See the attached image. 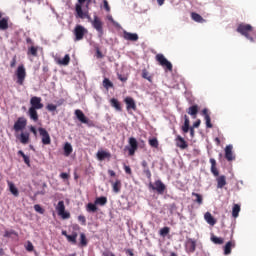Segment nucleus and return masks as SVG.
I'll return each instance as SVG.
<instances>
[{
	"label": "nucleus",
	"instance_id": "nucleus-46",
	"mask_svg": "<svg viewBox=\"0 0 256 256\" xmlns=\"http://www.w3.org/2000/svg\"><path fill=\"white\" fill-rule=\"evenodd\" d=\"M150 147H153L154 149H157L159 147V140L157 138H151L148 141Z\"/></svg>",
	"mask_w": 256,
	"mask_h": 256
},
{
	"label": "nucleus",
	"instance_id": "nucleus-5",
	"mask_svg": "<svg viewBox=\"0 0 256 256\" xmlns=\"http://www.w3.org/2000/svg\"><path fill=\"white\" fill-rule=\"evenodd\" d=\"M56 211L61 219H71V213L65 211V202L63 200L58 202Z\"/></svg>",
	"mask_w": 256,
	"mask_h": 256
},
{
	"label": "nucleus",
	"instance_id": "nucleus-34",
	"mask_svg": "<svg viewBox=\"0 0 256 256\" xmlns=\"http://www.w3.org/2000/svg\"><path fill=\"white\" fill-rule=\"evenodd\" d=\"M235 247V242L234 241H229L226 243L224 246V255H231V248Z\"/></svg>",
	"mask_w": 256,
	"mask_h": 256
},
{
	"label": "nucleus",
	"instance_id": "nucleus-25",
	"mask_svg": "<svg viewBox=\"0 0 256 256\" xmlns=\"http://www.w3.org/2000/svg\"><path fill=\"white\" fill-rule=\"evenodd\" d=\"M96 155L99 161H105V159H111V153L107 151H103V150L98 151Z\"/></svg>",
	"mask_w": 256,
	"mask_h": 256
},
{
	"label": "nucleus",
	"instance_id": "nucleus-32",
	"mask_svg": "<svg viewBox=\"0 0 256 256\" xmlns=\"http://www.w3.org/2000/svg\"><path fill=\"white\" fill-rule=\"evenodd\" d=\"M190 121H189V116L184 115V125L182 126V131L183 133H189L191 128H189Z\"/></svg>",
	"mask_w": 256,
	"mask_h": 256
},
{
	"label": "nucleus",
	"instance_id": "nucleus-10",
	"mask_svg": "<svg viewBox=\"0 0 256 256\" xmlns=\"http://www.w3.org/2000/svg\"><path fill=\"white\" fill-rule=\"evenodd\" d=\"M185 249L188 253H195V250L197 249V241L193 238H188L185 243Z\"/></svg>",
	"mask_w": 256,
	"mask_h": 256
},
{
	"label": "nucleus",
	"instance_id": "nucleus-9",
	"mask_svg": "<svg viewBox=\"0 0 256 256\" xmlns=\"http://www.w3.org/2000/svg\"><path fill=\"white\" fill-rule=\"evenodd\" d=\"M86 33L87 29H85V27H83L82 25H76V27L74 28L75 41L83 40V37H85Z\"/></svg>",
	"mask_w": 256,
	"mask_h": 256
},
{
	"label": "nucleus",
	"instance_id": "nucleus-37",
	"mask_svg": "<svg viewBox=\"0 0 256 256\" xmlns=\"http://www.w3.org/2000/svg\"><path fill=\"white\" fill-rule=\"evenodd\" d=\"M95 205H100L101 207H105L107 205V197L101 196L95 199Z\"/></svg>",
	"mask_w": 256,
	"mask_h": 256
},
{
	"label": "nucleus",
	"instance_id": "nucleus-36",
	"mask_svg": "<svg viewBox=\"0 0 256 256\" xmlns=\"http://www.w3.org/2000/svg\"><path fill=\"white\" fill-rule=\"evenodd\" d=\"M73 153V146H71V143L66 142L64 145V155L65 157H69Z\"/></svg>",
	"mask_w": 256,
	"mask_h": 256
},
{
	"label": "nucleus",
	"instance_id": "nucleus-22",
	"mask_svg": "<svg viewBox=\"0 0 256 256\" xmlns=\"http://www.w3.org/2000/svg\"><path fill=\"white\" fill-rule=\"evenodd\" d=\"M142 167L144 175H146L147 179H151L152 174L151 170L149 169V164L147 163V160L142 161Z\"/></svg>",
	"mask_w": 256,
	"mask_h": 256
},
{
	"label": "nucleus",
	"instance_id": "nucleus-53",
	"mask_svg": "<svg viewBox=\"0 0 256 256\" xmlns=\"http://www.w3.org/2000/svg\"><path fill=\"white\" fill-rule=\"evenodd\" d=\"M47 111H57V105L54 104H48L46 106Z\"/></svg>",
	"mask_w": 256,
	"mask_h": 256
},
{
	"label": "nucleus",
	"instance_id": "nucleus-26",
	"mask_svg": "<svg viewBox=\"0 0 256 256\" xmlns=\"http://www.w3.org/2000/svg\"><path fill=\"white\" fill-rule=\"evenodd\" d=\"M211 173L214 177H219V170H217V161L214 158L210 159Z\"/></svg>",
	"mask_w": 256,
	"mask_h": 256
},
{
	"label": "nucleus",
	"instance_id": "nucleus-43",
	"mask_svg": "<svg viewBox=\"0 0 256 256\" xmlns=\"http://www.w3.org/2000/svg\"><path fill=\"white\" fill-rule=\"evenodd\" d=\"M38 51H39L38 47L31 46L28 48L27 55H32V57H37Z\"/></svg>",
	"mask_w": 256,
	"mask_h": 256
},
{
	"label": "nucleus",
	"instance_id": "nucleus-27",
	"mask_svg": "<svg viewBox=\"0 0 256 256\" xmlns=\"http://www.w3.org/2000/svg\"><path fill=\"white\" fill-rule=\"evenodd\" d=\"M217 189H223L227 185V178L225 175L219 176L217 179Z\"/></svg>",
	"mask_w": 256,
	"mask_h": 256
},
{
	"label": "nucleus",
	"instance_id": "nucleus-1",
	"mask_svg": "<svg viewBox=\"0 0 256 256\" xmlns=\"http://www.w3.org/2000/svg\"><path fill=\"white\" fill-rule=\"evenodd\" d=\"M237 33H240V35H243L250 41L251 43H255V38L251 36V33L255 35V32H253V26L250 24L241 23L238 25L236 29Z\"/></svg>",
	"mask_w": 256,
	"mask_h": 256
},
{
	"label": "nucleus",
	"instance_id": "nucleus-17",
	"mask_svg": "<svg viewBox=\"0 0 256 256\" xmlns=\"http://www.w3.org/2000/svg\"><path fill=\"white\" fill-rule=\"evenodd\" d=\"M225 159H227V161H234L235 156L233 155V145H227L225 147Z\"/></svg>",
	"mask_w": 256,
	"mask_h": 256
},
{
	"label": "nucleus",
	"instance_id": "nucleus-49",
	"mask_svg": "<svg viewBox=\"0 0 256 256\" xmlns=\"http://www.w3.org/2000/svg\"><path fill=\"white\" fill-rule=\"evenodd\" d=\"M34 211H36V213H40V215L45 213V209H43V207H41L39 204L34 205Z\"/></svg>",
	"mask_w": 256,
	"mask_h": 256
},
{
	"label": "nucleus",
	"instance_id": "nucleus-39",
	"mask_svg": "<svg viewBox=\"0 0 256 256\" xmlns=\"http://www.w3.org/2000/svg\"><path fill=\"white\" fill-rule=\"evenodd\" d=\"M18 155H20V157L23 158L24 163L28 166L31 167V159L29 158V156L25 155V152H23L22 150L18 151Z\"/></svg>",
	"mask_w": 256,
	"mask_h": 256
},
{
	"label": "nucleus",
	"instance_id": "nucleus-2",
	"mask_svg": "<svg viewBox=\"0 0 256 256\" xmlns=\"http://www.w3.org/2000/svg\"><path fill=\"white\" fill-rule=\"evenodd\" d=\"M85 1H88V3H91V0H78V4L75 6L76 11V17L79 19H89L91 20V16L89 15V11H83V3Z\"/></svg>",
	"mask_w": 256,
	"mask_h": 256
},
{
	"label": "nucleus",
	"instance_id": "nucleus-13",
	"mask_svg": "<svg viewBox=\"0 0 256 256\" xmlns=\"http://www.w3.org/2000/svg\"><path fill=\"white\" fill-rule=\"evenodd\" d=\"M129 145L130 147L128 148L129 155L130 157H133L135 155V151H137L139 144L137 143V139L134 137L129 138Z\"/></svg>",
	"mask_w": 256,
	"mask_h": 256
},
{
	"label": "nucleus",
	"instance_id": "nucleus-55",
	"mask_svg": "<svg viewBox=\"0 0 256 256\" xmlns=\"http://www.w3.org/2000/svg\"><path fill=\"white\" fill-rule=\"evenodd\" d=\"M103 3H104V9L106 11H111V7L109 6V2L107 0H103Z\"/></svg>",
	"mask_w": 256,
	"mask_h": 256
},
{
	"label": "nucleus",
	"instance_id": "nucleus-12",
	"mask_svg": "<svg viewBox=\"0 0 256 256\" xmlns=\"http://www.w3.org/2000/svg\"><path fill=\"white\" fill-rule=\"evenodd\" d=\"M42 99L41 97L33 96L30 99V109H43V103H41Z\"/></svg>",
	"mask_w": 256,
	"mask_h": 256
},
{
	"label": "nucleus",
	"instance_id": "nucleus-38",
	"mask_svg": "<svg viewBox=\"0 0 256 256\" xmlns=\"http://www.w3.org/2000/svg\"><path fill=\"white\" fill-rule=\"evenodd\" d=\"M239 213H241V206L239 204H234L232 208V217L237 219V217H239Z\"/></svg>",
	"mask_w": 256,
	"mask_h": 256
},
{
	"label": "nucleus",
	"instance_id": "nucleus-24",
	"mask_svg": "<svg viewBox=\"0 0 256 256\" xmlns=\"http://www.w3.org/2000/svg\"><path fill=\"white\" fill-rule=\"evenodd\" d=\"M29 137H30L29 132H22L20 136L17 137V139H19L22 145H27V143H29Z\"/></svg>",
	"mask_w": 256,
	"mask_h": 256
},
{
	"label": "nucleus",
	"instance_id": "nucleus-54",
	"mask_svg": "<svg viewBox=\"0 0 256 256\" xmlns=\"http://www.w3.org/2000/svg\"><path fill=\"white\" fill-rule=\"evenodd\" d=\"M17 65V56H14L10 62V67L13 69Z\"/></svg>",
	"mask_w": 256,
	"mask_h": 256
},
{
	"label": "nucleus",
	"instance_id": "nucleus-45",
	"mask_svg": "<svg viewBox=\"0 0 256 256\" xmlns=\"http://www.w3.org/2000/svg\"><path fill=\"white\" fill-rule=\"evenodd\" d=\"M103 87H104V89H111V88H113V82H111V80H109V78H104Z\"/></svg>",
	"mask_w": 256,
	"mask_h": 256
},
{
	"label": "nucleus",
	"instance_id": "nucleus-41",
	"mask_svg": "<svg viewBox=\"0 0 256 256\" xmlns=\"http://www.w3.org/2000/svg\"><path fill=\"white\" fill-rule=\"evenodd\" d=\"M86 210L88 211V213H97V204L93 203H88L86 206Z\"/></svg>",
	"mask_w": 256,
	"mask_h": 256
},
{
	"label": "nucleus",
	"instance_id": "nucleus-14",
	"mask_svg": "<svg viewBox=\"0 0 256 256\" xmlns=\"http://www.w3.org/2000/svg\"><path fill=\"white\" fill-rule=\"evenodd\" d=\"M124 103H126L127 111H137V104H135V100L132 97H126L124 99Z\"/></svg>",
	"mask_w": 256,
	"mask_h": 256
},
{
	"label": "nucleus",
	"instance_id": "nucleus-59",
	"mask_svg": "<svg viewBox=\"0 0 256 256\" xmlns=\"http://www.w3.org/2000/svg\"><path fill=\"white\" fill-rule=\"evenodd\" d=\"M124 171H125V173H127V175H131V173H132L131 167H129V166L124 167Z\"/></svg>",
	"mask_w": 256,
	"mask_h": 256
},
{
	"label": "nucleus",
	"instance_id": "nucleus-47",
	"mask_svg": "<svg viewBox=\"0 0 256 256\" xmlns=\"http://www.w3.org/2000/svg\"><path fill=\"white\" fill-rule=\"evenodd\" d=\"M211 241L214 242L215 245H223V243L225 242L223 238H219L217 236H212Z\"/></svg>",
	"mask_w": 256,
	"mask_h": 256
},
{
	"label": "nucleus",
	"instance_id": "nucleus-31",
	"mask_svg": "<svg viewBox=\"0 0 256 256\" xmlns=\"http://www.w3.org/2000/svg\"><path fill=\"white\" fill-rule=\"evenodd\" d=\"M8 187H9L10 193H12L14 197H19V190L17 189V187H15V184L13 182L8 181Z\"/></svg>",
	"mask_w": 256,
	"mask_h": 256
},
{
	"label": "nucleus",
	"instance_id": "nucleus-15",
	"mask_svg": "<svg viewBox=\"0 0 256 256\" xmlns=\"http://www.w3.org/2000/svg\"><path fill=\"white\" fill-rule=\"evenodd\" d=\"M176 147H179V149H187L189 147V144H187V141L181 135H177L175 139Z\"/></svg>",
	"mask_w": 256,
	"mask_h": 256
},
{
	"label": "nucleus",
	"instance_id": "nucleus-29",
	"mask_svg": "<svg viewBox=\"0 0 256 256\" xmlns=\"http://www.w3.org/2000/svg\"><path fill=\"white\" fill-rule=\"evenodd\" d=\"M110 105L113 107L116 111H123V108H121V102L117 100L116 98L110 99Z\"/></svg>",
	"mask_w": 256,
	"mask_h": 256
},
{
	"label": "nucleus",
	"instance_id": "nucleus-3",
	"mask_svg": "<svg viewBox=\"0 0 256 256\" xmlns=\"http://www.w3.org/2000/svg\"><path fill=\"white\" fill-rule=\"evenodd\" d=\"M149 189L156 191L158 195H163L165 193L167 186L161 180H156L154 183H149Z\"/></svg>",
	"mask_w": 256,
	"mask_h": 256
},
{
	"label": "nucleus",
	"instance_id": "nucleus-44",
	"mask_svg": "<svg viewBox=\"0 0 256 256\" xmlns=\"http://www.w3.org/2000/svg\"><path fill=\"white\" fill-rule=\"evenodd\" d=\"M170 232H171V228L166 226V227H163L162 229H160L159 235L161 237H167V235H169Z\"/></svg>",
	"mask_w": 256,
	"mask_h": 256
},
{
	"label": "nucleus",
	"instance_id": "nucleus-35",
	"mask_svg": "<svg viewBox=\"0 0 256 256\" xmlns=\"http://www.w3.org/2000/svg\"><path fill=\"white\" fill-rule=\"evenodd\" d=\"M191 18L193 19V21H195L196 23H205V19H203V16L200 14H197L196 12H192L191 13Z\"/></svg>",
	"mask_w": 256,
	"mask_h": 256
},
{
	"label": "nucleus",
	"instance_id": "nucleus-6",
	"mask_svg": "<svg viewBox=\"0 0 256 256\" xmlns=\"http://www.w3.org/2000/svg\"><path fill=\"white\" fill-rule=\"evenodd\" d=\"M17 83L18 85H23L25 83V78L27 77V72L25 71V66L20 65L16 70Z\"/></svg>",
	"mask_w": 256,
	"mask_h": 256
},
{
	"label": "nucleus",
	"instance_id": "nucleus-63",
	"mask_svg": "<svg viewBox=\"0 0 256 256\" xmlns=\"http://www.w3.org/2000/svg\"><path fill=\"white\" fill-rule=\"evenodd\" d=\"M97 57L98 59H103V53H101L99 50H97Z\"/></svg>",
	"mask_w": 256,
	"mask_h": 256
},
{
	"label": "nucleus",
	"instance_id": "nucleus-58",
	"mask_svg": "<svg viewBox=\"0 0 256 256\" xmlns=\"http://www.w3.org/2000/svg\"><path fill=\"white\" fill-rule=\"evenodd\" d=\"M60 178H61V179H69V174L66 173V172H62V173L60 174Z\"/></svg>",
	"mask_w": 256,
	"mask_h": 256
},
{
	"label": "nucleus",
	"instance_id": "nucleus-51",
	"mask_svg": "<svg viewBox=\"0 0 256 256\" xmlns=\"http://www.w3.org/2000/svg\"><path fill=\"white\" fill-rule=\"evenodd\" d=\"M117 77L119 79V81H122V83H127V79H129V76L127 75H121V74H117Z\"/></svg>",
	"mask_w": 256,
	"mask_h": 256
},
{
	"label": "nucleus",
	"instance_id": "nucleus-64",
	"mask_svg": "<svg viewBox=\"0 0 256 256\" xmlns=\"http://www.w3.org/2000/svg\"><path fill=\"white\" fill-rule=\"evenodd\" d=\"M108 174L110 175V177H115V171L113 170H108Z\"/></svg>",
	"mask_w": 256,
	"mask_h": 256
},
{
	"label": "nucleus",
	"instance_id": "nucleus-56",
	"mask_svg": "<svg viewBox=\"0 0 256 256\" xmlns=\"http://www.w3.org/2000/svg\"><path fill=\"white\" fill-rule=\"evenodd\" d=\"M33 249H35V247L33 246V243L28 242L27 246H26V250H28L29 252L33 251Z\"/></svg>",
	"mask_w": 256,
	"mask_h": 256
},
{
	"label": "nucleus",
	"instance_id": "nucleus-23",
	"mask_svg": "<svg viewBox=\"0 0 256 256\" xmlns=\"http://www.w3.org/2000/svg\"><path fill=\"white\" fill-rule=\"evenodd\" d=\"M111 185H112V190L114 193H121V180L117 179L115 182L110 181Z\"/></svg>",
	"mask_w": 256,
	"mask_h": 256
},
{
	"label": "nucleus",
	"instance_id": "nucleus-18",
	"mask_svg": "<svg viewBox=\"0 0 256 256\" xmlns=\"http://www.w3.org/2000/svg\"><path fill=\"white\" fill-rule=\"evenodd\" d=\"M74 115L77 119L80 120L81 123H89V119L87 118V116H85V113H83L81 110L76 109L74 112Z\"/></svg>",
	"mask_w": 256,
	"mask_h": 256
},
{
	"label": "nucleus",
	"instance_id": "nucleus-62",
	"mask_svg": "<svg viewBox=\"0 0 256 256\" xmlns=\"http://www.w3.org/2000/svg\"><path fill=\"white\" fill-rule=\"evenodd\" d=\"M199 125H201V120H197L196 122H194V124H193V127H192V128L197 129V127H199Z\"/></svg>",
	"mask_w": 256,
	"mask_h": 256
},
{
	"label": "nucleus",
	"instance_id": "nucleus-52",
	"mask_svg": "<svg viewBox=\"0 0 256 256\" xmlns=\"http://www.w3.org/2000/svg\"><path fill=\"white\" fill-rule=\"evenodd\" d=\"M78 221L81 223V225H87V219L83 215L78 216Z\"/></svg>",
	"mask_w": 256,
	"mask_h": 256
},
{
	"label": "nucleus",
	"instance_id": "nucleus-4",
	"mask_svg": "<svg viewBox=\"0 0 256 256\" xmlns=\"http://www.w3.org/2000/svg\"><path fill=\"white\" fill-rule=\"evenodd\" d=\"M156 61L165 69V71H173V64L163 54L156 55Z\"/></svg>",
	"mask_w": 256,
	"mask_h": 256
},
{
	"label": "nucleus",
	"instance_id": "nucleus-19",
	"mask_svg": "<svg viewBox=\"0 0 256 256\" xmlns=\"http://www.w3.org/2000/svg\"><path fill=\"white\" fill-rule=\"evenodd\" d=\"M202 115L204 116V119L206 121V127L208 129H212L213 128V124L211 123V116H209V110L207 108H204L202 110Z\"/></svg>",
	"mask_w": 256,
	"mask_h": 256
},
{
	"label": "nucleus",
	"instance_id": "nucleus-21",
	"mask_svg": "<svg viewBox=\"0 0 256 256\" xmlns=\"http://www.w3.org/2000/svg\"><path fill=\"white\" fill-rule=\"evenodd\" d=\"M204 219L208 223V225H211L212 227L217 223V220H215V217H213L211 212H206L204 214Z\"/></svg>",
	"mask_w": 256,
	"mask_h": 256
},
{
	"label": "nucleus",
	"instance_id": "nucleus-30",
	"mask_svg": "<svg viewBox=\"0 0 256 256\" xmlns=\"http://www.w3.org/2000/svg\"><path fill=\"white\" fill-rule=\"evenodd\" d=\"M58 65H63L64 67H67L69 63H71V56L69 54H66L64 58L57 60Z\"/></svg>",
	"mask_w": 256,
	"mask_h": 256
},
{
	"label": "nucleus",
	"instance_id": "nucleus-57",
	"mask_svg": "<svg viewBox=\"0 0 256 256\" xmlns=\"http://www.w3.org/2000/svg\"><path fill=\"white\" fill-rule=\"evenodd\" d=\"M11 235H15V231H5L4 232V237H11Z\"/></svg>",
	"mask_w": 256,
	"mask_h": 256
},
{
	"label": "nucleus",
	"instance_id": "nucleus-20",
	"mask_svg": "<svg viewBox=\"0 0 256 256\" xmlns=\"http://www.w3.org/2000/svg\"><path fill=\"white\" fill-rule=\"evenodd\" d=\"M37 110L38 109L35 108H29L28 110V115L30 119L34 121V123H37V121H39V114L37 113Z\"/></svg>",
	"mask_w": 256,
	"mask_h": 256
},
{
	"label": "nucleus",
	"instance_id": "nucleus-40",
	"mask_svg": "<svg viewBox=\"0 0 256 256\" xmlns=\"http://www.w3.org/2000/svg\"><path fill=\"white\" fill-rule=\"evenodd\" d=\"M192 197H195V199L193 200L194 203H197L198 205H203V195L192 192Z\"/></svg>",
	"mask_w": 256,
	"mask_h": 256
},
{
	"label": "nucleus",
	"instance_id": "nucleus-7",
	"mask_svg": "<svg viewBox=\"0 0 256 256\" xmlns=\"http://www.w3.org/2000/svg\"><path fill=\"white\" fill-rule=\"evenodd\" d=\"M91 24L97 30L98 37H103V21H101V18L95 15Z\"/></svg>",
	"mask_w": 256,
	"mask_h": 256
},
{
	"label": "nucleus",
	"instance_id": "nucleus-48",
	"mask_svg": "<svg viewBox=\"0 0 256 256\" xmlns=\"http://www.w3.org/2000/svg\"><path fill=\"white\" fill-rule=\"evenodd\" d=\"M80 245L81 247H87V236H85V233L80 234Z\"/></svg>",
	"mask_w": 256,
	"mask_h": 256
},
{
	"label": "nucleus",
	"instance_id": "nucleus-42",
	"mask_svg": "<svg viewBox=\"0 0 256 256\" xmlns=\"http://www.w3.org/2000/svg\"><path fill=\"white\" fill-rule=\"evenodd\" d=\"M66 239L69 243H72V245H77V232H74L72 235H68Z\"/></svg>",
	"mask_w": 256,
	"mask_h": 256
},
{
	"label": "nucleus",
	"instance_id": "nucleus-60",
	"mask_svg": "<svg viewBox=\"0 0 256 256\" xmlns=\"http://www.w3.org/2000/svg\"><path fill=\"white\" fill-rule=\"evenodd\" d=\"M30 131L31 133H33V135L37 136V129L35 128V126H31Z\"/></svg>",
	"mask_w": 256,
	"mask_h": 256
},
{
	"label": "nucleus",
	"instance_id": "nucleus-50",
	"mask_svg": "<svg viewBox=\"0 0 256 256\" xmlns=\"http://www.w3.org/2000/svg\"><path fill=\"white\" fill-rule=\"evenodd\" d=\"M142 77L143 79H147V81H151V76H149V71L146 69L142 70Z\"/></svg>",
	"mask_w": 256,
	"mask_h": 256
},
{
	"label": "nucleus",
	"instance_id": "nucleus-61",
	"mask_svg": "<svg viewBox=\"0 0 256 256\" xmlns=\"http://www.w3.org/2000/svg\"><path fill=\"white\" fill-rule=\"evenodd\" d=\"M126 254L129 256H135V253H133V249H127Z\"/></svg>",
	"mask_w": 256,
	"mask_h": 256
},
{
	"label": "nucleus",
	"instance_id": "nucleus-11",
	"mask_svg": "<svg viewBox=\"0 0 256 256\" xmlns=\"http://www.w3.org/2000/svg\"><path fill=\"white\" fill-rule=\"evenodd\" d=\"M38 131L42 137L43 145H51V136L49 135V132H47L45 128H38Z\"/></svg>",
	"mask_w": 256,
	"mask_h": 256
},
{
	"label": "nucleus",
	"instance_id": "nucleus-8",
	"mask_svg": "<svg viewBox=\"0 0 256 256\" xmlns=\"http://www.w3.org/2000/svg\"><path fill=\"white\" fill-rule=\"evenodd\" d=\"M27 127V119L25 117H19L17 121L14 123L13 129L15 133H19V131H23Z\"/></svg>",
	"mask_w": 256,
	"mask_h": 256
},
{
	"label": "nucleus",
	"instance_id": "nucleus-28",
	"mask_svg": "<svg viewBox=\"0 0 256 256\" xmlns=\"http://www.w3.org/2000/svg\"><path fill=\"white\" fill-rule=\"evenodd\" d=\"M187 113L188 115H191V117L195 119V117H197V114L199 113V106L197 105L190 106L187 109Z\"/></svg>",
	"mask_w": 256,
	"mask_h": 256
},
{
	"label": "nucleus",
	"instance_id": "nucleus-16",
	"mask_svg": "<svg viewBox=\"0 0 256 256\" xmlns=\"http://www.w3.org/2000/svg\"><path fill=\"white\" fill-rule=\"evenodd\" d=\"M123 39H125L126 41H139V35H137V33H131L124 30Z\"/></svg>",
	"mask_w": 256,
	"mask_h": 256
},
{
	"label": "nucleus",
	"instance_id": "nucleus-33",
	"mask_svg": "<svg viewBox=\"0 0 256 256\" xmlns=\"http://www.w3.org/2000/svg\"><path fill=\"white\" fill-rule=\"evenodd\" d=\"M9 29V18H2L0 20V31H7Z\"/></svg>",
	"mask_w": 256,
	"mask_h": 256
}]
</instances>
